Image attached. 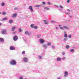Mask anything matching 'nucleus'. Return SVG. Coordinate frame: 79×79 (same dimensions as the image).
<instances>
[{
    "instance_id": "1",
    "label": "nucleus",
    "mask_w": 79,
    "mask_h": 79,
    "mask_svg": "<svg viewBox=\"0 0 79 79\" xmlns=\"http://www.w3.org/2000/svg\"><path fill=\"white\" fill-rule=\"evenodd\" d=\"M10 64L11 65H16V61L15 60H12L10 62Z\"/></svg>"
},
{
    "instance_id": "2",
    "label": "nucleus",
    "mask_w": 79,
    "mask_h": 79,
    "mask_svg": "<svg viewBox=\"0 0 79 79\" xmlns=\"http://www.w3.org/2000/svg\"><path fill=\"white\" fill-rule=\"evenodd\" d=\"M60 28L61 29H62V30H64L65 29H69V27H68V26H63V27H60Z\"/></svg>"
},
{
    "instance_id": "3",
    "label": "nucleus",
    "mask_w": 79,
    "mask_h": 79,
    "mask_svg": "<svg viewBox=\"0 0 79 79\" xmlns=\"http://www.w3.org/2000/svg\"><path fill=\"white\" fill-rule=\"evenodd\" d=\"M1 33L2 34L5 35L6 34V30H2L1 31Z\"/></svg>"
},
{
    "instance_id": "4",
    "label": "nucleus",
    "mask_w": 79,
    "mask_h": 79,
    "mask_svg": "<svg viewBox=\"0 0 79 79\" xmlns=\"http://www.w3.org/2000/svg\"><path fill=\"white\" fill-rule=\"evenodd\" d=\"M23 61L24 62V63H27L29 60L26 57H24L23 59Z\"/></svg>"
},
{
    "instance_id": "5",
    "label": "nucleus",
    "mask_w": 79,
    "mask_h": 79,
    "mask_svg": "<svg viewBox=\"0 0 79 79\" xmlns=\"http://www.w3.org/2000/svg\"><path fill=\"white\" fill-rule=\"evenodd\" d=\"M13 39L14 41H17L18 39V37L16 35L13 36Z\"/></svg>"
},
{
    "instance_id": "6",
    "label": "nucleus",
    "mask_w": 79,
    "mask_h": 79,
    "mask_svg": "<svg viewBox=\"0 0 79 79\" xmlns=\"http://www.w3.org/2000/svg\"><path fill=\"white\" fill-rule=\"evenodd\" d=\"M28 9H29V10H30L31 12H34V10L32 8V6H29L28 7Z\"/></svg>"
},
{
    "instance_id": "7",
    "label": "nucleus",
    "mask_w": 79,
    "mask_h": 79,
    "mask_svg": "<svg viewBox=\"0 0 79 79\" xmlns=\"http://www.w3.org/2000/svg\"><path fill=\"white\" fill-rule=\"evenodd\" d=\"M43 47H44V49H47V48H48V46H47V45L46 44H44L42 45Z\"/></svg>"
},
{
    "instance_id": "8",
    "label": "nucleus",
    "mask_w": 79,
    "mask_h": 79,
    "mask_svg": "<svg viewBox=\"0 0 79 79\" xmlns=\"http://www.w3.org/2000/svg\"><path fill=\"white\" fill-rule=\"evenodd\" d=\"M69 74L67 71H66L64 72V77H68V76Z\"/></svg>"
},
{
    "instance_id": "9",
    "label": "nucleus",
    "mask_w": 79,
    "mask_h": 79,
    "mask_svg": "<svg viewBox=\"0 0 79 79\" xmlns=\"http://www.w3.org/2000/svg\"><path fill=\"white\" fill-rule=\"evenodd\" d=\"M39 42L40 44H44L45 42V41L44 39H41L39 40Z\"/></svg>"
},
{
    "instance_id": "10",
    "label": "nucleus",
    "mask_w": 79,
    "mask_h": 79,
    "mask_svg": "<svg viewBox=\"0 0 79 79\" xmlns=\"http://www.w3.org/2000/svg\"><path fill=\"white\" fill-rule=\"evenodd\" d=\"M10 50H15V48L13 47L12 46H10Z\"/></svg>"
},
{
    "instance_id": "11",
    "label": "nucleus",
    "mask_w": 79,
    "mask_h": 79,
    "mask_svg": "<svg viewBox=\"0 0 79 79\" xmlns=\"http://www.w3.org/2000/svg\"><path fill=\"white\" fill-rule=\"evenodd\" d=\"M0 42H4V39L3 38H0Z\"/></svg>"
},
{
    "instance_id": "12",
    "label": "nucleus",
    "mask_w": 79,
    "mask_h": 79,
    "mask_svg": "<svg viewBox=\"0 0 79 79\" xmlns=\"http://www.w3.org/2000/svg\"><path fill=\"white\" fill-rule=\"evenodd\" d=\"M16 28V27H13L11 29V31H15V29Z\"/></svg>"
},
{
    "instance_id": "13",
    "label": "nucleus",
    "mask_w": 79,
    "mask_h": 79,
    "mask_svg": "<svg viewBox=\"0 0 79 79\" xmlns=\"http://www.w3.org/2000/svg\"><path fill=\"white\" fill-rule=\"evenodd\" d=\"M17 16V14H14L12 16V18H15V17H16V16Z\"/></svg>"
},
{
    "instance_id": "14",
    "label": "nucleus",
    "mask_w": 79,
    "mask_h": 79,
    "mask_svg": "<svg viewBox=\"0 0 79 79\" xmlns=\"http://www.w3.org/2000/svg\"><path fill=\"white\" fill-rule=\"evenodd\" d=\"M61 59L60 58V57H58L56 59V60L57 61H61Z\"/></svg>"
},
{
    "instance_id": "15",
    "label": "nucleus",
    "mask_w": 79,
    "mask_h": 79,
    "mask_svg": "<svg viewBox=\"0 0 79 79\" xmlns=\"http://www.w3.org/2000/svg\"><path fill=\"white\" fill-rule=\"evenodd\" d=\"M25 34H26V35H30V34L29 32V31H25Z\"/></svg>"
},
{
    "instance_id": "16",
    "label": "nucleus",
    "mask_w": 79,
    "mask_h": 79,
    "mask_svg": "<svg viewBox=\"0 0 79 79\" xmlns=\"http://www.w3.org/2000/svg\"><path fill=\"white\" fill-rule=\"evenodd\" d=\"M13 19H10L9 21V23L10 24H11V23H13Z\"/></svg>"
},
{
    "instance_id": "17",
    "label": "nucleus",
    "mask_w": 79,
    "mask_h": 79,
    "mask_svg": "<svg viewBox=\"0 0 79 79\" xmlns=\"http://www.w3.org/2000/svg\"><path fill=\"white\" fill-rule=\"evenodd\" d=\"M44 9L45 10H49L50 9L48 7H43Z\"/></svg>"
},
{
    "instance_id": "18",
    "label": "nucleus",
    "mask_w": 79,
    "mask_h": 79,
    "mask_svg": "<svg viewBox=\"0 0 79 79\" xmlns=\"http://www.w3.org/2000/svg\"><path fill=\"white\" fill-rule=\"evenodd\" d=\"M43 21L44 22V24H48V22L47 20H44Z\"/></svg>"
},
{
    "instance_id": "19",
    "label": "nucleus",
    "mask_w": 79,
    "mask_h": 79,
    "mask_svg": "<svg viewBox=\"0 0 79 79\" xmlns=\"http://www.w3.org/2000/svg\"><path fill=\"white\" fill-rule=\"evenodd\" d=\"M46 45H47V46L48 47V46H50V45H52V44H51V43L48 42L47 44Z\"/></svg>"
},
{
    "instance_id": "20",
    "label": "nucleus",
    "mask_w": 79,
    "mask_h": 79,
    "mask_svg": "<svg viewBox=\"0 0 79 79\" xmlns=\"http://www.w3.org/2000/svg\"><path fill=\"white\" fill-rule=\"evenodd\" d=\"M70 52H71V53H74V49H71L70 50Z\"/></svg>"
},
{
    "instance_id": "21",
    "label": "nucleus",
    "mask_w": 79,
    "mask_h": 79,
    "mask_svg": "<svg viewBox=\"0 0 79 79\" xmlns=\"http://www.w3.org/2000/svg\"><path fill=\"white\" fill-rule=\"evenodd\" d=\"M7 19L6 18H3L2 20V21H5L6 20H7Z\"/></svg>"
},
{
    "instance_id": "22",
    "label": "nucleus",
    "mask_w": 79,
    "mask_h": 79,
    "mask_svg": "<svg viewBox=\"0 0 79 79\" xmlns=\"http://www.w3.org/2000/svg\"><path fill=\"white\" fill-rule=\"evenodd\" d=\"M64 37L65 38H67V37H68V35H67V34H66V33H64Z\"/></svg>"
},
{
    "instance_id": "23",
    "label": "nucleus",
    "mask_w": 79,
    "mask_h": 79,
    "mask_svg": "<svg viewBox=\"0 0 79 79\" xmlns=\"http://www.w3.org/2000/svg\"><path fill=\"white\" fill-rule=\"evenodd\" d=\"M34 24H31L30 26V27L31 28H34Z\"/></svg>"
},
{
    "instance_id": "24",
    "label": "nucleus",
    "mask_w": 79,
    "mask_h": 79,
    "mask_svg": "<svg viewBox=\"0 0 79 79\" xmlns=\"http://www.w3.org/2000/svg\"><path fill=\"white\" fill-rule=\"evenodd\" d=\"M67 39H67V38H64L63 40V41L64 42H66V41H67Z\"/></svg>"
},
{
    "instance_id": "25",
    "label": "nucleus",
    "mask_w": 79,
    "mask_h": 79,
    "mask_svg": "<svg viewBox=\"0 0 79 79\" xmlns=\"http://www.w3.org/2000/svg\"><path fill=\"white\" fill-rule=\"evenodd\" d=\"M69 45H67L66 46V48H67V49H68V48H69Z\"/></svg>"
},
{
    "instance_id": "26",
    "label": "nucleus",
    "mask_w": 79,
    "mask_h": 79,
    "mask_svg": "<svg viewBox=\"0 0 79 79\" xmlns=\"http://www.w3.org/2000/svg\"><path fill=\"white\" fill-rule=\"evenodd\" d=\"M19 8L18 7H15L14 8V10H18Z\"/></svg>"
},
{
    "instance_id": "27",
    "label": "nucleus",
    "mask_w": 79,
    "mask_h": 79,
    "mask_svg": "<svg viewBox=\"0 0 79 79\" xmlns=\"http://www.w3.org/2000/svg\"><path fill=\"white\" fill-rule=\"evenodd\" d=\"M38 58H39V59H42V57L41 56H39Z\"/></svg>"
},
{
    "instance_id": "28",
    "label": "nucleus",
    "mask_w": 79,
    "mask_h": 79,
    "mask_svg": "<svg viewBox=\"0 0 79 79\" xmlns=\"http://www.w3.org/2000/svg\"><path fill=\"white\" fill-rule=\"evenodd\" d=\"M19 32H21V31H22V30L21 29V28H19Z\"/></svg>"
},
{
    "instance_id": "29",
    "label": "nucleus",
    "mask_w": 79,
    "mask_h": 79,
    "mask_svg": "<svg viewBox=\"0 0 79 79\" xmlns=\"http://www.w3.org/2000/svg\"><path fill=\"white\" fill-rule=\"evenodd\" d=\"M68 37L69 38V39H71V37H72V36H71V35H69Z\"/></svg>"
},
{
    "instance_id": "30",
    "label": "nucleus",
    "mask_w": 79,
    "mask_h": 79,
    "mask_svg": "<svg viewBox=\"0 0 79 79\" xmlns=\"http://www.w3.org/2000/svg\"><path fill=\"white\" fill-rule=\"evenodd\" d=\"M2 14L3 15H6V12H4L2 13Z\"/></svg>"
},
{
    "instance_id": "31",
    "label": "nucleus",
    "mask_w": 79,
    "mask_h": 79,
    "mask_svg": "<svg viewBox=\"0 0 79 79\" xmlns=\"http://www.w3.org/2000/svg\"><path fill=\"white\" fill-rule=\"evenodd\" d=\"M62 55H65V52H62Z\"/></svg>"
},
{
    "instance_id": "32",
    "label": "nucleus",
    "mask_w": 79,
    "mask_h": 79,
    "mask_svg": "<svg viewBox=\"0 0 79 79\" xmlns=\"http://www.w3.org/2000/svg\"><path fill=\"white\" fill-rule=\"evenodd\" d=\"M1 6H5V3H4V2H2L1 3Z\"/></svg>"
},
{
    "instance_id": "33",
    "label": "nucleus",
    "mask_w": 79,
    "mask_h": 79,
    "mask_svg": "<svg viewBox=\"0 0 79 79\" xmlns=\"http://www.w3.org/2000/svg\"><path fill=\"white\" fill-rule=\"evenodd\" d=\"M25 53H26V52L25 51H23L22 52V55H23V54H25Z\"/></svg>"
},
{
    "instance_id": "34",
    "label": "nucleus",
    "mask_w": 79,
    "mask_h": 79,
    "mask_svg": "<svg viewBox=\"0 0 79 79\" xmlns=\"http://www.w3.org/2000/svg\"><path fill=\"white\" fill-rule=\"evenodd\" d=\"M62 60H66V57H64L62 58Z\"/></svg>"
},
{
    "instance_id": "35",
    "label": "nucleus",
    "mask_w": 79,
    "mask_h": 79,
    "mask_svg": "<svg viewBox=\"0 0 79 79\" xmlns=\"http://www.w3.org/2000/svg\"><path fill=\"white\" fill-rule=\"evenodd\" d=\"M34 29H37L38 28V27L37 26H35V27H34Z\"/></svg>"
},
{
    "instance_id": "36",
    "label": "nucleus",
    "mask_w": 79,
    "mask_h": 79,
    "mask_svg": "<svg viewBox=\"0 0 79 79\" xmlns=\"http://www.w3.org/2000/svg\"><path fill=\"white\" fill-rule=\"evenodd\" d=\"M40 6L39 5H36V7H40Z\"/></svg>"
},
{
    "instance_id": "37",
    "label": "nucleus",
    "mask_w": 79,
    "mask_h": 79,
    "mask_svg": "<svg viewBox=\"0 0 79 79\" xmlns=\"http://www.w3.org/2000/svg\"><path fill=\"white\" fill-rule=\"evenodd\" d=\"M37 37L38 38H40V35H37Z\"/></svg>"
},
{
    "instance_id": "38",
    "label": "nucleus",
    "mask_w": 79,
    "mask_h": 79,
    "mask_svg": "<svg viewBox=\"0 0 79 79\" xmlns=\"http://www.w3.org/2000/svg\"><path fill=\"white\" fill-rule=\"evenodd\" d=\"M60 8H63V7L62 6H61V5L60 6Z\"/></svg>"
},
{
    "instance_id": "39",
    "label": "nucleus",
    "mask_w": 79,
    "mask_h": 79,
    "mask_svg": "<svg viewBox=\"0 0 79 79\" xmlns=\"http://www.w3.org/2000/svg\"><path fill=\"white\" fill-rule=\"evenodd\" d=\"M51 23H56V22L55 21L52 20L51 21Z\"/></svg>"
},
{
    "instance_id": "40",
    "label": "nucleus",
    "mask_w": 79,
    "mask_h": 79,
    "mask_svg": "<svg viewBox=\"0 0 79 79\" xmlns=\"http://www.w3.org/2000/svg\"><path fill=\"white\" fill-rule=\"evenodd\" d=\"M52 49H54L55 48V46L53 45H52Z\"/></svg>"
},
{
    "instance_id": "41",
    "label": "nucleus",
    "mask_w": 79,
    "mask_h": 79,
    "mask_svg": "<svg viewBox=\"0 0 79 79\" xmlns=\"http://www.w3.org/2000/svg\"><path fill=\"white\" fill-rule=\"evenodd\" d=\"M57 79H61V77H57Z\"/></svg>"
},
{
    "instance_id": "42",
    "label": "nucleus",
    "mask_w": 79,
    "mask_h": 79,
    "mask_svg": "<svg viewBox=\"0 0 79 79\" xmlns=\"http://www.w3.org/2000/svg\"><path fill=\"white\" fill-rule=\"evenodd\" d=\"M42 3L44 5H45V3L44 2H43Z\"/></svg>"
},
{
    "instance_id": "43",
    "label": "nucleus",
    "mask_w": 79,
    "mask_h": 79,
    "mask_svg": "<svg viewBox=\"0 0 79 79\" xmlns=\"http://www.w3.org/2000/svg\"><path fill=\"white\" fill-rule=\"evenodd\" d=\"M48 5H50L51 4L50 3V2H48Z\"/></svg>"
},
{
    "instance_id": "44",
    "label": "nucleus",
    "mask_w": 79,
    "mask_h": 79,
    "mask_svg": "<svg viewBox=\"0 0 79 79\" xmlns=\"http://www.w3.org/2000/svg\"><path fill=\"white\" fill-rule=\"evenodd\" d=\"M19 79H23V77H19Z\"/></svg>"
},
{
    "instance_id": "45",
    "label": "nucleus",
    "mask_w": 79,
    "mask_h": 79,
    "mask_svg": "<svg viewBox=\"0 0 79 79\" xmlns=\"http://www.w3.org/2000/svg\"><path fill=\"white\" fill-rule=\"evenodd\" d=\"M59 26L60 27H60H61V25H59Z\"/></svg>"
},
{
    "instance_id": "46",
    "label": "nucleus",
    "mask_w": 79,
    "mask_h": 79,
    "mask_svg": "<svg viewBox=\"0 0 79 79\" xmlns=\"http://www.w3.org/2000/svg\"><path fill=\"white\" fill-rule=\"evenodd\" d=\"M69 0H68L67 1V3H69Z\"/></svg>"
},
{
    "instance_id": "47",
    "label": "nucleus",
    "mask_w": 79,
    "mask_h": 79,
    "mask_svg": "<svg viewBox=\"0 0 79 79\" xmlns=\"http://www.w3.org/2000/svg\"><path fill=\"white\" fill-rule=\"evenodd\" d=\"M55 6H56V7H57V8H59V7L57 5H55Z\"/></svg>"
},
{
    "instance_id": "48",
    "label": "nucleus",
    "mask_w": 79,
    "mask_h": 79,
    "mask_svg": "<svg viewBox=\"0 0 79 79\" xmlns=\"http://www.w3.org/2000/svg\"><path fill=\"white\" fill-rule=\"evenodd\" d=\"M2 25V23H0V26H1Z\"/></svg>"
},
{
    "instance_id": "49",
    "label": "nucleus",
    "mask_w": 79,
    "mask_h": 79,
    "mask_svg": "<svg viewBox=\"0 0 79 79\" xmlns=\"http://www.w3.org/2000/svg\"><path fill=\"white\" fill-rule=\"evenodd\" d=\"M13 34H16V31H14V32H13Z\"/></svg>"
},
{
    "instance_id": "50",
    "label": "nucleus",
    "mask_w": 79,
    "mask_h": 79,
    "mask_svg": "<svg viewBox=\"0 0 79 79\" xmlns=\"http://www.w3.org/2000/svg\"><path fill=\"white\" fill-rule=\"evenodd\" d=\"M67 11H70V10H69V9H68V10H67Z\"/></svg>"
},
{
    "instance_id": "51",
    "label": "nucleus",
    "mask_w": 79,
    "mask_h": 79,
    "mask_svg": "<svg viewBox=\"0 0 79 79\" xmlns=\"http://www.w3.org/2000/svg\"><path fill=\"white\" fill-rule=\"evenodd\" d=\"M56 29H58V27H56Z\"/></svg>"
},
{
    "instance_id": "52",
    "label": "nucleus",
    "mask_w": 79,
    "mask_h": 79,
    "mask_svg": "<svg viewBox=\"0 0 79 79\" xmlns=\"http://www.w3.org/2000/svg\"><path fill=\"white\" fill-rule=\"evenodd\" d=\"M60 11H62V9H60Z\"/></svg>"
},
{
    "instance_id": "53",
    "label": "nucleus",
    "mask_w": 79,
    "mask_h": 79,
    "mask_svg": "<svg viewBox=\"0 0 79 79\" xmlns=\"http://www.w3.org/2000/svg\"><path fill=\"white\" fill-rule=\"evenodd\" d=\"M69 17H70V18H72V15H70V16H69Z\"/></svg>"
},
{
    "instance_id": "54",
    "label": "nucleus",
    "mask_w": 79,
    "mask_h": 79,
    "mask_svg": "<svg viewBox=\"0 0 79 79\" xmlns=\"http://www.w3.org/2000/svg\"><path fill=\"white\" fill-rule=\"evenodd\" d=\"M64 32L65 34H66V31H64Z\"/></svg>"
},
{
    "instance_id": "55",
    "label": "nucleus",
    "mask_w": 79,
    "mask_h": 79,
    "mask_svg": "<svg viewBox=\"0 0 79 79\" xmlns=\"http://www.w3.org/2000/svg\"><path fill=\"white\" fill-rule=\"evenodd\" d=\"M66 15H69V14H67V13H66Z\"/></svg>"
},
{
    "instance_id": "56",
    "label": "nucleus",
    "mask_w": 79,
    "mask_h": 79,
    "mask_svg": "<svg viewBox=\"0 0 79 79\" xmlns=\"http://www.w3.org/2000/svg\"><path fill=\"white\" fill-rule=\"evenodd\" d=\"M24 79H27V78H24Z\"/></svg>"
},
{
    "instance_id": "57",
    "label": "nucleus",
    "mask_w": 79,
    "mask_h": 79,
    "mask_svg": "<svg viewBox=\"0 0 79 79\" xmlns=\"http://www.w3.org/2000/svg\"><path fill=\"white\" fill-rule=\"evenodd\" d=\"M1 14V12H0V15Z\"/></svg>"
},
{
    "instance_id": "58",
    "label": "nucleus",
    "mask_w": 79,
    "mask_h": 79,
    "mask_svg": "<svg viewBox=\"0 0 79 79\" xmlns=\"http://www.w3.org/2000/svg\"><path fill=\"white\" fill-rule=\"evenodd\" d=\"M69 21H70V20H69Z\"/></svg>"
}]
</instances>
